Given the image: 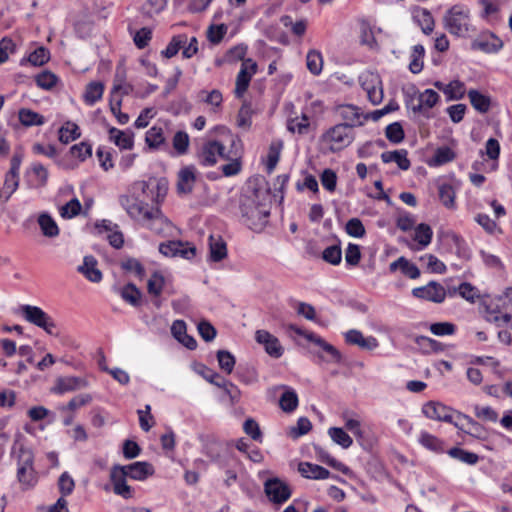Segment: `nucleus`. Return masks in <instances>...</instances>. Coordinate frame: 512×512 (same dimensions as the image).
Listing matches in <instances>:
<instances>
[{
  "instance_id": "nucleus-1",
  "label": "nucleus",
  "mask_w": 512,
  "mask_h": 512,
  "mask_svg": "<svg viewBox=\"0 0 512 512\" xmlns=\"http://www.w3.org/2000/svg\"><path fill=\"white\" fill-rule=\"evenodd\" d=\"M445 29L457 37H465L471 30L470 10L464 5L452 6L444 15Z\"/></svg>"
},
{
  "instance_id": "nucleus-2",
  "label": "nucleus",
  "mask_w": 512,
  "mask_h": 512,
  "mask_svg": "<svg viewBox=\"0 0 512 512\" xmlns=\"http://www.w3.org/2000/svg\"><path fill=\"white\" fill-rule=\"evenodd\" d=\"M19 313L27 322L43 329L47 334L59 335L56 322L42 308L25 304L20 306Z\"/></svg>"
},
{
  "instance_id": "nucleus-3",
  "label": "nucleus",
  "mask_w": 512,
  "mask_h": 512,
  "mask_svg": "<svg viewBox=\"0 0 512 512\" xmlns=\"http://www.w3.org/2000/svg\"><path fill=\"white\" fill-rule=\"evenodd\" d=\"M321 142L328 147L332 152H338L349 146L353 140L354 135L352 129L343 124H336L325 131L321 137Z\"/></svg>"
},
{
  "instance_id": "nucleus-4",
  "label": "nucleus",
  "mask_w": 512,
  "mask_h": 512,
  "mask_svg": "<svg viewBox=\"0 0 512 512\" xmlns=\"http://www.w3.org/2000/svg\"><path fill=\"white\" fill-rule=\"evenodd\" d=\"M34 457L32 452L23 445L19 447L17 479L23 490L34 487L38 481L33 468Z\"/></svg>"
},
{
  "instance_id": "nucleus-5",
  "label": "nucleus",
  "mask_w": 512,
  "mask_h": 512,
  "mask_svg": "<svg viewBox=\"0 0 512 512\" xmlns=\"http://www.w3.org/2000/svg\"><path fill=\"white\" fill-rule=\"evenodd\" d=\"M226 153V148L221 142L208 140L201 146L197 157L202 166L210 167L217 163L218 158L230 159L232 157Z\"/></svg>"
},
{
  "instance_id": "nucleus-6",
  "label": "nucleus",
  "mask_w": 512,
  "mask_h": 512,
  "mask_svg": "<svg viewBox=\"0 0 512 512\" xmlns=\"http://www.w3.org/2000/svg\"><path fill=\"white\" fill-rule=\"evenodd\" d=\"M264 493L274 504L285 503L292 495L290 486L278 477H272L264 483Z\"/></svg>"
},
{
  "instance_id": "nucleus-7",
  "label": "nucleus",
  "mask_w": 512,
  "mask_h": 512,
  "mask_svg": "<svg viewBox=\"0 0 512 512\" xmlns=\"http://www.w3.org/2000/svg\"><path fill=\"white\" fill-rule=\"evenodd\" d=\"M361 87L367 94L368 100L373 105L382 102L384 93L380 76L373 72H365L359 77Z\"/></svg>"
},
{
  "instance_id": "nucleus-8",
  "label": "nucleus",
  "mask_w": 512,
  "mask_h": 512,
  "mask_svg": "<svg viewBox=\"0 0 512 512\" xmlns=\"http://www.w3.org/2000/svg\"><path fill=\"white\" fill-rule=\"evenodd\" d=\"M119 201L128 215L141 224L145 221L150 211H152V206L150 207L133 195L121 196Z\"/></svg>"
},
{
  "instance_id": "nucleus-9",
  "label": "nucleus",
  "mask_w": 512,
  "mask_h": 512,
  "mask_svg": "<svg viewBox=\"0 0 512 512\" xmlns=\"http://www.w3.org/2000/svg\"><path fill=\"white\" fill-rule=\"evenodd\" d=\"M455 422L454 426L461 430L462 432L476 438L479 440H486L488 437V430L475 421L473 418H471L468 415H465L460 412L455 413Z\"/></svg>"
},
{
  "instance_id": "nucleus-10",
  "label": "nucleus",
  "mask_w": 512,
  "mask_h": 512,
  "mask_svg": "<svg viewBox=\"0 0 512 512\" xmlns=\"http://www.w3.org/2000/svg\"><path fill=\"white\" fill-rule=\"evenodd\" d=\"M159 252L166 257H181L191 259L196 255L195 246L188 242L168 241L159 245Z\"/></svg>"
},
{
  "instance_id": "nucleus-11",
  "label": "nucleus",
  "mask_w": 512,
  "mask_h": 512,
  "mask_svg": "<svg viewBox=\"0 0 512 512\" xmlns=\"http://www.w3.org/2000/svg\"><path fill=\"white\" fill-rule=\"evenodd\" d=\"M438 100L439 94L436 91L426 89L421 93L412 95L408 101V106H410L414 112H425L434 107Z\"/></svg>"
},
{
  "instance_id": "nucleus-12",
  "label": "nucleus",
  "mask_w": 512,
  "mask_h": 512,
  "mask_svg": "<svg viewBox=\"0 0 512 512\" xmlns=\"http://www.w3.org/2000/svg\"><path fill=\"white\" fill-rule=\"evenodd\" d=\"M412 295L416 298L441 303L445 300L446 291L441 284L431 281L426 286L414 288Z\"/></svg>"
},
{
  "instance_id": "nucleus-13",
  "label": "nucleus",
  "mask_w": 512,
  "mask_h": 512,
  "mask_svg": "<svg viewBox=\"0 0 512 512\" xmlns=\"http://www.w3.org/2000/svg\"><path fill=\"white\" fill-rule=\"evenodd\" d=\"M258 344H261L265 352L273 359H279L284 355L285 348L280 340L266 330H258Z\"/></svg>"
},
{
  "instance_id": "nucleus-14",
  "label": "nucleus",
  "mask_w": 512,
  "mask_h": 512,
  "mask_svg": "<svg viewBox=\"0 0 512 512\" xmlns=\"http://www.w3.org/2000/svg\"><path fill=\"white\" fill-rule=\"evenodd\" d=\"M423 414L430 419L454 424V411L442 403L430 401L423 405Z\"/></svg>"
},
{
  "instance_id": "nucleus-15",
  "label": "nucleus",
  "mask_w": 512,
  "mask_h": 512,
  "mask_svg": "<svg viewBox=\"0 0 512 512\" xmlns=\"http://www.w3.org/2000/svg\"><path fill=\"white\" fill-rule=\"evenodd\" d=\"M126 478V472L120 468V465L112 467L110 479L113 484L114 493L125 499H130L134 496V490L126 483Z\"/></svg>"
},
{
  "instance_id": "nucleus-16",
  "label": "nucleus",
  "mask_w": 512,
  "mask_h": 512,
  "mask_svg": "<svg viewBox=\"0 0 512 512\" xmlns=\"http://www.w3.org/2000/svg\"><path fill=\"white\" fill-rule=\"evenodd\" d=\"M254 73H256V62H252L251 59L243 61L241 64V69L236 78V85L234 90L237 98L243 97L244 93L248 89L251 76Z\"/></svg>"
},
{
  "instance_id": "nucleus-17",
  "label": "nucleus",
  "mask_w": 512,
  "mask_h": 512,
  "mask_svg": "<svg viewBox=\"0 0 512 512\" xmlns=\"http://www.w3.org/2000/svg\"><path fill=\"white\" fill-rule=\"evenodd\" d=\"M88 386L89 382L85 378L77 376H66L57 378L51 391L55 394L62 395L67 392H73L87 388Z\"/></svg>"
},
{
  "instance_id": "nucleus-18",
  "label": "nucleus",
  "mask_w": 512,
  "mask_h": 512,
  "mask_svg": "<svg viewBox=\"0 0 512 512\" xmlns=\"http://www.w3.org/2000/svg\"><path fill=\"white\" fill-rule=\"evenodd\" d=\"M338 116L344 121L343 125L348 126L350 129L356 126H362L363 113L361 109L352 104H344L336 107Z\"/></svg>"
},
{
  "instance_id": "nucleus-19",
  "label": "nucleus",
  "mask_w": 512,
  "mask_h": 512,
  "mask_svg": "<svg viewBox=\"0 0 512 512\" xmlns=\"http://www.w3.org/2000/svg\"><path fill=\"white\" fill-rule=\"evenodd\" d=\"M243 429L245 433L251 437V440L245 438L239 439L236 442V448L248 460H250L253 463L255 462V459L253 457L254 450L250 448L252 440H256V422L252 418L247 419L243 425Z\"/></svg>"
},
{
  "instance_id": "nucleus-20",
  "label": "nucleus",
  "mask_w": 512,
  "mask_h": 512,
  "mask_svg": "<svg viewBox=\"0 0 512 512\" xmlns=\"http://www.w3.org/2000/svg\"><path fill=\"white\" fill-rule=\"evenodd\" d=\"M142 225L156 234H162L171 226V223L163 215L159 206H152V211H150Z\"/></svg>"
},
{
  "instance_id": "nucleus-21",
  "label": "nucleus",
  "mask_w": 512,
  "mask_h": 512,
  "mask_svg": "<svg viewBox=\"0 0 512 512\" xmlns=\"http://www.w3.org/2000/svg\"><path fill=\"white\" fill-rule=\"evenodd\" d=\"M229 140L231 143V149L226 154H230L232 157L228 159L230 162L221 166L222 173L226 177L237 175L241 171V163L239 161L238 142L233 135L229 134Z\"/></svg>"
},
{
  "instance_id": "nucleus-22",
  "label": "nucleus",
  "mask_w": 512,
  "mask_h": 512,
  "mask_svg": "<svg viewBox=\"0 0 512 512\" xmlns=\"http://www.w3.org/2000/svg\"><path fill=\"white\" fill-rule=\"evenodd\" d=\"M502 47V40L493 33L484 34L472 42V49L485 53H496Z\"/></svg>"
},
{
  "instance_id": "nucleus-23",
  "label": "nucleus",
  "mask_w": 512,
  "mask_h": 512,
  "mask_svg": "<svg viewBox=\"0 0 512 512\" xmlns=\"http://www.w3.org/2000/svg\"><path fill=\"white\" fill-rule=\"evenodd\" d=\"M120 468L126 472L127 477L140 481L145 480L154 473L153 466L145 461H138L125 466L120 465Z\"/></svg>"
},
{
  "instance_id": "nucleus-24",
  "label": "nucleus",
  "mask_w": 512,
  "mask_h": 512,
  "mask_svg": "<svg viewBox=\"0 0 512 512\" xmlns=\"http://www.w3.org/2000/svg\"><path fill=\"white\" fill-rule=\"evenodd\" d=\"M167 182L165 179H149L148 181L142 182V191L143 193H147L150 191L152 194V201L159 205L161 201L165 198L167 194Z\"/></svg>"
},
{
  "instance_id": "nucleus-25",
  "label": "nucleus",
  "mask_w": 512,
  "mask_h": 512,
  "mask_svg": "<svg viewBox=\"0 0 512 512\" xmlns=\"http://www.w3.org/2000/svg\"><path fill=\"white\" fill-rule=\"evenodd\" d=\"M347 343L357 345L365 350H374L378 347V341L373 336L364 337V335L356 329H351L345 333Z\"/></svg>"
},
{
  "instance_id": "nucleus-26",
  "label": "nucleus",
  "mask_w": 512,
  "mask_h": 512,
  "mask_svg": "<svg viewBox=\"0 0 512 512\" xmlns=\"http://www.w3.org/2000/svg\"><path fill=\"white\" fill-rule=\"evenodd\" d=\"M305 338L311 342L322 348L324 352H326L329 355V359L326 361L333 362V363H340L342 360V355L340 351L334 347L333 345L326 342L323 338L320 336L314 334V333H308L305 335Z\"/></svg>"
},
{
  "instance_id": "nucleus-27",
  "label": "nucleus",
  "mask_w": 512,
  "mask_h": 512,
  "mask_svg": "<svg viewBox=\"0 0 512 512\" xmlns=\"http://www.w3.org/2000/svg\"><path fill=\"white\" fill-rule=\"evenodd\" d=\"M109 138L120 149L130 150L134 145V133L130 130H119L115 127L109 129Z\"/></svg>"
},
{
  "instance_id": "nucleus-28",
  "label": "nucleus",
  "mask_w": 512,
  "mask_h": 512,
  "mask_svg": "<svg viewBox=\"0 0 512 512\" xmlns=\"http://www.w3.org/2000/svg\"><path fill=\"white\" fill-rule=\"evenodd\" d=\"M227 256L226 242L220 235L209 236V258L213 262H219Z\"/></svg>"
},
{
  "instance_id": "nucleus-29",
  "label": "nucleus",
  "mask_w": 512,
  "mask_h": 512,
  "mask_svg": "<svg viewBox=\"0 0 512 512\" xmlns=\"http://www.w3.org/2000/svg\"><path fill=\"white\" fill-rule=\"evenodd\" d=\"M194 167L188 166L181 169L178 173L177 191L179 194H188L192 192L195 182Z\"/></svg>"
},
{
  "instance_id": "nucleus-30",
  "label": "nucleus",
  "mask_w": 512,
  "mask_h": 512,
  "mask_svg": "<svg viewBox=\"0 0 512 512\" xmlns=\"http://www.w3.org/2000/svg\"><path fill=\"white\" fill-rule=\"evenodd\" d=\"M298 471L303 477L309 479H327L330 475L326 468L309 462L299 463Z\"/></svg>"
},
{
  "instance_id": "nucleus-31",
  "label": "nucleus",
  "mask_w": 512,
  "mask_h": 512,
  "mask_svg": "<svg viewBox=\"0 0 512 512\" xmlns=\"http://www.w3.org/2000/svg\"><path fill=\"white\" fill-rule=\"evenodd\" d=\"M97 261L93 256H85L83 265L78 270L91 282L98 283L102 280V273L96 267Z\"/></svg>"
},
{
  "instance_id": "nucleus-32",
  "label": "nucleus",
  "mask_w": 512,
  "mask_h": 512,
  "mask_svg": "<svg viewBox=\"0 0 512 512\" xmlns=\"http://www.w3.org/2000/svg\"><path fill=\"white\" fill-rule=\"evenodd\" d=\"M284 389V392L279 398V406L285 413H292L294 412L299 404L298 395L290 387L287 386H281Z\"/></svg>"
},
{
  "instance_id": "nucleus-33",
  "label": "nucleus",
  "mask_w": 512,
  "mask_h": 512,
  "mask_svg": "<svg viewBox=\"0 0 512 512\" xmlns=\"http://www.w3.org/2000/svg\"><path fill=\"white\" fill-rule=\"evenodd\" d=\"M37 222L44 236L53 238L59 235L58 225L49 213H40Z\"/></svg>"
},
{
  "instance_id": "nucleus-34",
  "label": "nucleus",
  "mask_w": 512,
  "mask_h": 512,
  "mask_svg": "<svg viewBox=\"0 0 512 512\" xmlns=\"http://www.w3.org/2000/svg\"><path fill=\"white\" fill-rule=\"evenodd\" d=\"M381 159L384 163L395 162L402 170H407L410 167V161L407 158L406 150L386 151L381 154Z\"/></svg>"
},
{
  "instance_id": "nucleus-35",
  "label": "nucleus",
  "mask_w": 512,
  "mask_h": 512,
  "mask_svg": "<svg viewBox=\"0 0 512 512\" xmlns=\"http://www.w3.org/2000/svg\"><path fill=\"white\" fill-rule=\"evenodd\" d=\"M282 148H283L282 141L275 140V141L271 142L269 149H268L267 156L264 160V164L266 166V170L268 173H271L275 169L276 165L278 164Z\"/></svg>"
},
{
  "instance_id": "nucleus-36",
  "label": "nucleus",
  "mask_w": 512,
  "mask_h": 512,
  "mask_svg": "<svg viewBox=\"0 0 512 512\" xmlns=\"http://www.w3.org/2000/svg\"><path fill=\"white\" fill-rule=\"evenodd\" d=\"M104 93V85L101 82L93 81L87 84L83 99L84 102L93 106L96 102H98Z\"/></svg>"
},
{
  "instance_id": "nucleus-37",
  "label": "nucleus",
  "mask_w": 512,
  "mask_h": 512,
  "mask_svg": "<svg viewBox=\"0 0 512 512\" xmlns=\"http://www.w3.org/2000/svg\"><path fill=\"white\" fill-rule=\"evenodd\" d=\"M165 141L164 131L159 126H152L145 134V143L150 149H159Z\"/></svg>"
},
{
  "instance_id": "nucleus-38",
  "label": "nucleus",
  "mask_w": 512,
  "mask_h": 512,
  "mask_svg": "<svg viewBox=\"0 0 512 512\" xmlns=\"http://www.w3.org/2000/svg\"><path fill=\"white\" fill-rule=\"evenodd\" d=\"M119 293L121 298L128 304L134 307L140 305L142 293L133 283L126 284L120 289Z\"/></svg>"
},
{
  "instance_id": "nucleus-39",
  "label": "nucleus",
  "mask_w": 512,
  "mask_h": 512,
  "mask_svg": "<svg viewBox=\"0 0 512 512\" xmlns=\"http://www.w3.org/2000/svg\"><path fill=\"white\" fill-rule=\"evenodd\" d=\"M18 116L21 124L26 127L40 126L45 123V118L41 114L34 112L30 109H20L18 112Z\"/></svg>"
},
{
  "instance_id": "nucleus-40",
  "label": "nucleus",
  "mask_w": 512,
  "mask_h": 512,
  "mask_svg": "<svg viewBox=\"0 0 512 512\" xmlns=\"http://www.w3.org/2000/svg\"><path fill=\"white\" fill-rule=\"evenodd\" d=\"M468 98L471 105L480 113H486L490 108V98L477 90H470Z\"/></svg>"
},
{
  "instance_id": "nucleus-41",
  "label": "nucleus",
  "mask_w": 512,
  "mask_h": 512,
  "mask_svg": "<svg viewBox=\"0 0 512 512\" xmlns=\"http://www.w3.org/2000/svg\"><path fill=\"white\" fill-rule=\"evenodd\" d=\"M187 40L188 37L186 34H178L173 36L167 47L161 52L162 56L166 58L174 57L187 43Z\"/></svg>"
},
{
  "instance_id": "nucleus-42",
  "label": "nucleus",
  "mask_w": 512,
  "mask_h": 512,
  "mask_svg": "<svg viewBox=\"0 0 512 512\" xmlns=\"http://www.w3.org/2000/svg\"><path fill=\"white\" fill-rule=\"evenodd\" d=\"M79 126L73 122L67 121L59 130V140L68 144L80 137Z\"/></svg>"
},
{
  "instance_id": "nucleus-43",
  "label": "nucleus",
  "mask_w": 512,
  "mask_h": 512,
  "mask_svg": "<svg viewBox=\"0 0 512 512\" xmlns=\"http://www.w3.org/2000/svg\"><path fill=\"white\" fill-rule=\"evenodd\" d=\"M414 19L421 27L423 33L430 34L434 29L432 14L426 9H420L414 13Z\"/></svg>"
},
{
  "instance_id": "nucleus-44",
  "label": "nucleus",
  "mask_w": 512,
  "mask_h": 512,
  "mask_svg": "<svg viewBox=\"0 0 512 512\" xmlns=\"http://www.w3.org/2000/svg\"><path fill=\"white\" fill-rule=\"evenodd\" d=\"M254 111L251 107V103L244 102L237 115V126L243 130H247L252 125V117Z\"/></svg>"
},
{
  "instance_id": "nucleus-45",
  "label": "nucleus",
  "mask_w": 512,
  "mask_h": 512,
  "mask_svg": "<svg viewBox=\"0 0 512 512\" xmlns=\"http://www.w3.org/2000/svg\"><path fill=\"white\" fill-rule=\"evenodd\" d=\"M309 118L306 114L291 118L287 121V129L292 133L306 134L309 129Z\"/></svg>"
},
{
  "instance_id": "nucleus-46",
  "label": "nucleus",
  "mask_w": 512,
  "mask_h": 512,
  "mask_svg": "<svg viewBox=\"0 0 512 512\" xmlns=\"http://www.w3.org/2000/svg\"><path fill=\"white\" fill-rule=\"evenodd\" d=\"M50 60V52L47 48L40 46L31 52L26 59L33 66H42ZM25 59H22L21 64L23 65Z\"/></svg>"
},
{
  "instance_id": "nucleus-47",
  "label": "nucleus",
  "mask_w": 512,
  "mask_h": 512,
  "mask_svg": "<svg viewBox=\"0 0 512 512\" xmlns=\"http://www.w3.org/2000/svg\"><path fill=\"white\" fill-rule=\"evenodd\" d=\"M433 236L432 229L429 225L421 223L415 228L414 240L420 245L419 249L428 246Z\"/></svg>"
},
{
  "instance_id": "nucleus-48",
  "label": "nucleus",
  "mask_w": 512,
  "mask_h": 512,
  "mask_svg": "<svg viewBox=\"0 0 512 512\" xmlns=\"http://www.w3.org/2000/svg\"><path fill=\"white\" fill-rule=\"evenodd\" d=\"M306 65L313 75H319L323 69V58L319 51L310 50L306 56Z\"/></svg>"
},
{
  "instance_id": "nucleus-49",
  "label": "nucleus",
  "mask_w": 512,
  "mask_h": 512,
  "mask_svg": "<svg viewBox=\"0 0 512 512\" xmlns=\"http://www.w3.org/2000/svg\"><path fill=\"white\" fill-rule=\"evenodd\" d=\"M425 54V49L422 45L418 44L413 47L411 53V61L409 64V70L413 74H418L423 69V57Z\"/></svg>"
},
{
  "instance_id": "nucleus-50",
  "label": "nucleus",
  "mask_w": 512,
  "mask_h": 512,
  "mask_svg": "<svg viewBox=\"0 0 512 512\" xmlns=\"http://www.w3.org/2000/svg\"><path fill=\"white\" fill-rule=\"evenodd\" d=\"M255 204L254 200L246 198L244 200H241L240 203V211L242 215V219L244 223L250 228L253 229V226L255 225V222L253 221V215L255 211Z\"/></svg>"
},
{
  "instance_id": "nucleus-51",
  "label": "nucleus",
  "mask_w": 512,
  "mask_h": 512,
  "mask_svg": "<svg viewBox=\"0 0 512 512\" xmlns=\"http://www.w3.org/2000/svg\"><path fill=\"white\" fill-rule=\"evenodd\" d=\"M328 435L336 444L340 445L342 448H349L353 440L352 438L342 429L338 427H331L328 430Z\"/></svg>"
},
{
  "instance_id": "nucleus-52",
  "label": "nucleus",
  "mask_w": 512,
  "mask_h": 512,
  "mask_svg": "<svg viewBox=\"0 0 512 512\" xmlns=\"http://www.w3.org/2000/svg\"><path fill=\"white\" fill-rule=\"evenodd\" d=\"M312 428L311 421L307 417H300L295 426L288 429V436L297 439L307 434Z\"/></svg>"
},
{
  "instance_id": "nucleus-53",
  "label": "nucleus",
  "mask_w": 512,
  "mask_h": 512,
  "mask_svg": "<svg viewBox=\"0 0 512 512\" xmlns=\"http://www.w3.org/2000/svg\"><path fill=\"white\" fill-rule=\"evenodd\" d=\"M190 138L185 131H177L172 139V145L178 155H184L189 148Z\"/></svg>"
},
{
  "instance_id": "nucleus-54",
  "label": "nucleus",
  "mask_w": 512,
  "mask_h": 512,
  "mask_svg": "<svg viewBox=\"0 0 512 512\" xmlns=\"http://www.w3.org/2000/svg\"><path fill=\"white\" fill-rule=\"evenodd\" d=\"M121 268L128 272L133 273L139 279L145 277V268L136 258H127L121 262Z\"/></svg>"
},
{
  "instance_id": "nucleus-55",
  "label": "nucleus",
  "mask_w": 512,
  "mask_h": 512,
  "mask_svg": "<svg viewBox=\"0 0 512 512\" xmlns=\"http://www.w3.org/2000/svg\"><path fill=\"white\" fill-rule=\"evenodd\" d=\"M448 454L452 458L458 459L459 461L469 465H475L479 460V456L477 454L456 447L451 448L448 451Z\"/></svg>"
},
{
  "instance_id": "nucleus-56",
  "label": "nucleus",
  "mask_w": 512,
  "mask_h": 512,
  "mask_svg": "<svg viewBox=\"0 0 512 512\" xmlns=\"http://www.w3.org/2000/svg\"><path fill=\"white\" fill-rule=\"evenodd\" d=\"M217 360L222 371L230 374L235 366V357L227 350H219L217 352Z\"/></svg>"
},
{
  "instance_id": "nucleus-57",
  "label": "nucleus",
  "mask_w": 512,
  "mask_h": 512,
  "mask_svg": "<svg viewBox=\"0 0 512 512\" xmlns=\"http://www.w3.org/2000/svg\"><path fill=\"white\" fill-rule=\"evenodd\" d=\"M283 25L286 28H289L291 33L295 36L301 37L305 34L307 29V21L306 20H298L296 22L292 21L290 16H284L281 19Z\"/></svg>"
},
{
  "instance_id": "nucleus-58",
  "label": "nucleus",
  "mask_w": 512,
  "mask_h": 512,
  "mask_svg": "<svg viewBox=\"0 0 512 512\" xmlns=\"http://www.w3.org/2000/svg\"><path fill=\"white\" fill-rule=\"evenodd\" d=\"M36 84L45 90H50L57 84L58 77L51 71L45 70L36 75Z\"/></svg>"
},
{
  "instance_id": "nucleus-59",
  "label": "nucleus",
  "mask_w": 512,
  "mask_h": 512,
  "mask_svg": "<svg viewBox=\"0 0 512 512\" xmlns=\"http://www.w3.org/2000/svg\"><path fill=\"white\" fill-rule=\"evenodd\" d=\"M164 284V277L160 273L154 272L147 283L148 293L152 296L159 297L163 291Z\"/></svg>"
},
{
  "instance_id": "nucleus-60",
  "label": "nucleus",
  "mask_w": 512,
  "mask_h": 512,
  "mask_svg": "<svg viewBox=\"0 0 512 512\" xmlns=\"http://www.w3.org/2000/svg\"><path fill=\"white\" fill-rule=\"evenodd\" d=\"M421 445L434 452L443 451L442 441L428 432H422L419 437Z\"/></svg>"
},
{
  "instance_id": "nucleus-61",
  "label": "nucleus",
  "mask_w": 512,
  "mask_h": 512,
  "mask_svg": "<svg viewBox=\"0 0 512 512\" xmlns=\"http://www.w3.org/2000/svg\"><path fill=\"white\" fill-rule=\"evenodd\" d=\"M445 94L450 100L461 99L465 94L464 83L458 80L451 81L445 86Z\"/></svg>"
},
{
  "instance_id": "nucleus-62",
  "label": "nucleus",
  "mask_w": 512,
  "mask_h": 512,
  "mask_svg": "<svg viewBox=\"0 0 512 512\" xmlns=\"http://www.w3.org/2000/svg\"><path fill=\"white\" fill-rule=\"evenodd\" d=\"M439 198L444 206L453 208L455 205V191L450 184H442L439 187Z\"/></svg>"
},
{
  "instance_id": "nucleus-63",
  "label": "nucleus",
  "mask_w": 512,
  "mask_h": 512,
  "mask_svg": "<svg viewBox=\"0 0 512 512\" xmlns=\"http://www.w3.org/2000/svg\"><path fill=\"white\" fill-rule=\"evenodd\" d=\"M322 258L325 262L332 264V265H338L340 264L342 260V251L340 246L338 245H332L324 249L322 253Z\"/></svg>"
},
{
  "instance_id": "nucleus-64",
  "label": "nucleus",
  "mask_w": 512,
  "mask_h": 512,
  "mask_svg": "<svg viewBox=\"0 0 512 512\" xmlns=\"http://www.w3.org/2000/svg\"><path fill=\"white\" fill-rule=\"evenodd\" d=\"M81 203L77 198L71 199L60 209V215L65 219H70L77 216L81 211Z\"/></svg>"
}]
</instances>
